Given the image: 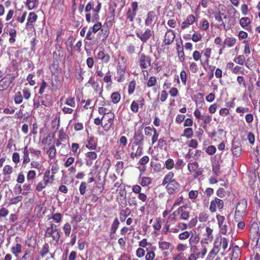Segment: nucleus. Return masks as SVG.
Instances as JSON below:
<instances>
[{"label":"nucleus","mask_w":260,"mask_h":260,"mask_svg":"<svg viewBox=\"0 0 260 260\" xmlns=\"http://www.w3.org/2000/svg\"><path fill=\"white\" fill-rule=\"evenodd\" d=\"M44 236L46 238H50L49 242L51 244L56 246L59 244L61 234L57 226L51 222L49 226L46 228Z\"/></svg>","instance_id":"1"},{"label":"nucleus","mask_w":260,"mask_h":260,"mask_svg":"<svg viewBox=\"0 0 260 260\" xmlns=\"http://www.w3.org/2000/svg\"><path fill=\"white\" fill-rule=\"evenodd\" d=\"M162 184L166 185L167 190L170 194L177 193L180 189V185L176 180H163Z\"/></svg>","instance_id":"2"},{"label":"nucleus","mask_w":260,"mask_h":260,"mask_svg":"<svg viewBox=\"0 0 260 260\" xmlns=\"http://www.w3.org/2000/svg\"><path fill=\"white\" fill-rule=\"evenodd\" d=\"M260 235L259 227L257 222H253L249 230V238L252 240V244H255V246H257L258 243L259 237Z\"/></svg>","instance_id":"3"},{"label":"nucleus","mask_w":260,"mask_h":260,"mask_svg":"<svg viewBox=\"0 0 260 260\" xmlns=\"http://www.w3.org/2000/svg\"><path fill=\"white\" fill-rule=\"evenodd\" d=\"M14 74H7L0 80V91L6 90L15 80Z\"/></svg>","instance_id":"4"},{"label":"nucleus","mask_w":260,"mask_h":260,"mask_svg":"<svg viewBox=\"0 0 260 260\" xmlns=\"http://www.w3.org/2000/svg\"><path fill=\"white\" fill-rule=\"evenodd\" d=\"M118 193L116 200L119 205L121 207H125L126 205V191L125 190V185H122L118 190H116Z\"/></svg>","instance_id":"5"},{"label":"nucleus","mask_w":260,"mask_h":260,"mask_svg":"<svg viewBox=\"0 0 260 260\" xmlns=\"http://www.w3.org/2000/svg\"><path fill=\"white\" fill-rule=\"evenodd\" d=\"M138 63L141 69H147L151 66V58L149 56L140 52L138 54Z\"/></svg>","instance_id":"6"},{"label":"nucleus","mask_w":260,"mask_h":260,"mask_svg":"<svg viewBox=\"0 0 260 260\" xmlns=\"http://www.w3.org/2000/svg\"><path fill=\"white\" fill-rule=\"evenodd\" d=\"M247 208L246 201L242 200H241L237 205L236 211L234 215V219L238 221L240 217L243 216V214L245 212Z\"/></svg>","instance_id":"7"},{"label":"nucleus","mask_w":260,"mask_h":260,"mask_svg":"<svg viewBox=\"0 0 260 260\" xmlns=\"http://www.w3.org/2000/svg\"><path fill=\"white\" fill-rule=\"evenodd\" d=\"M224 207L223 201L217 198H215L214 200H212L210 202L209 206V210L211 213H214L218 209L219 211H221Z\"/></svg>","instance_id":"8"},{"label":"nucleus","mask_w":260,"mask_h":260,"mask_svg":"<svg viewBox=\"0 0 260 260\" xmlns=\"http://www.w3.org/2000/svg\"><path fill=\"white\" fill-rule=\"evenodd\" d=\"M216 218L220 229V233L223 235H226L228 232V226L225 222V218L224 216L220 214H217Z\"/></svg>","instance_id":"9"},{"label":"nucleus","mask_w":260,"mask_h":260,"mask_svg":"<svg viewBox=\"0 0 260 260\" xmlns=\"http://www.w3.org/2000/svg\"><path fill=\"white\" fill-rule=\"evenodd\" d=\"M187 206L183 205L180 206L178 209L175 211L177 215L179 216V219L181 220H188L190 216V212L186 209Z\"/></svg>","instance_id":"10"},{"label":"nucleus","mask_w":260,"mask_h":260,"mask_svg":"<svg viewBox=\"0 0 260 260\" xmlns=\"http://www.w3.org/2000/svg\"><path fill=\"white\" fill-rule=\"evenodd\" d=\"M18 237L16 238V243H14L11 248V252L17 258L19 257V254L22 252L23 246L18 241Z\"/></svg>","instance_id":"11"},{"label":"nucleus","mask_w":260,"mask_h":260,"mask_svg":"<svg viewBox=\"0 0 260 260\" xmlns=\"http://www.w3.org/2000/svg\"><path fill=\"white\" fill-rule=\"evenodd\" d=\"M143 127L141 126L139 129L135 132L134 134V144L137 146H143L144 141V135L142 134Z\"/></svg>","instance_id":"12"},{"label":"nucleus","mask_w":260,"mask_h":260,"mask_svg":"<svg viewBox=\"0 0 260 260\" xmlns=\"http://www.w3.org/2000/svg\"><path fill=\"white\" fill-rule=\"evenodd\" d=\"M132 8H129L126 14V18L131 22L134 21L135 17L136 16L137 11L138 10V3L137 2H133L131 5Z\"/></svg>","instance_id":"13"},{"label":"nucleus","mask_w":260,"mask_h":260,"mask_svg":"<svg viewBox=\"0 0 260 260\" xmlns=\"http://www.w3.org/2000/svg\"><path fill=\"white\" fill-rule=\"evenodd\" d=\"M153 31L149 28H146L143 33L136 32V36L143 43H146L152 36Z\"/></svg>","instance_id":"14"},{"label":"nucleus","mask_w":260,"mask_h":260,"mask_svg":"<svg viewBox=\"0 0 260 260\" xmlns=\"http://www.w3.org/2000/svg\"><path fill=\"white\" fill-rule=\"evenodd\" d=\"M195 20L196 18L193 15L190 14L188 15L186 19L181 24V28L184 29L188 28L190 25L194 23Z\"/></svg>","instance_id":"15"},{"label":"nucleus","mask_w":260,"mask_h":260,"mask_svg":"<svg viewBox=\"0 0 260 260\" xmlns=\"http://www.w3.org/2000/svg\"><path fill=\"white\" fill-rule=\"evenodd\" d=\"M175 37V34L172 29H169L166 33L164 42L167 45H169L173 42Z\"/></svg>","instance_id":"16"},{"label":"nucleus","mask_w":260,"mask_h":260,"mask_svg":"<svg viewBox=\"0 0 260 260\" xmlns=\"http://www.w3.org/2000/svg\"><path fill=\"white\" fill-rule=\"evenodd\" d=\"M85 156L86 165L90 166L93 163V160L97 158V154L94 151H89L85 154Z\"/></svg>","instance_id":"17"},{"label":"nucleus","mask_w":260,"mask_h":260,"mask_svg":"<svg viewBox=\"0 0 260 260\" xmlns=\"http://www.w3.org/2000/svg\"><path fill=\"white\" fill-rule=\"evenodd\" d=\"M125 66L124 65H120V61L118 63V75L119 76L117 77V81L119 82H121L123 81L124 74L125 72Z\"/></svg>","instance_id":"18"},{"label":"nucleus","mask_w":260,"mask_h":260,"mask_svg":"<svg viewBox=\"0 0 260 260\" xmlns=\"http://www.w3.org/2000/svg\"><path fill=\"white\" fill-rule=\"evenodd\" d=\"M124 153L123 148L120 147H118L112 153L114 158L117 159H124Z\"/></svg>","instance_id":"19"},{"label":"nucleus","mask_w":260,"mask_h":260,"mask_svg":"<svg viewBox=\"0 0 260 260\" xmlns=\"http://www.w3.org/2000/svg\"><path fill=\"white\" fill-rule=\"evenodd\" d=\"M156 19V16L155 12L150 11L147 15V18L145 21V24L147 26H152V23Z\"/></svg>","instance_id":"20"},{"label":"nucleus","mask_w":260,"mask_h":260,"mask_svg":"<svg viewBox=\"0 0 260 260\" xmlns=\"http://www.w3.org/2000/svg\"><path fill=\"white\" fill-rule=\"evenodd\" d=\"M38 18L37 15L34 12H30L29 14L27 22L26 24V27H29L30 26L33 25V23H35Z\"/></svg>","instance_id":"21"},{"label":"nucleus","mask_w":260,"mask_h":260,"mask_svg":"<svg viewBox=\"0 0 260 260\" xmlns=\"http://www.w3.org/2000/svg\"><path fill=\"white\" fill-rule=\"evenodd\" d=\"M29 150L28 148V146H26L23 148V161H22V166H25L26 164H27L30 161V158L29 157Z\"/></svg>","instance_id":"22"},{"label":"nucleus","mask_w":260,"mask_h":260,"mask_svg":"<svg viewBox=\"0 0 260 260\" xmlns=\"http://www.w3.org/2000/svg\"><path fill=\"white\" fill-rule=\"evenodd\" d=\"M178 220L177 215L175 211H174L172 214H170L168 216L166 223L170 225L175 224L176 222Z\"/></svg>","instance_id":"23"},{"label":"nucleus","mask_w":260,"mask_h":260,"mask_svg":"<svg viewBox=\"0 0 260 260\" xmlns=\"http://www.w3.org/2000/svg\"><path fill=\"white\" fill-rule=\"evenodd\" d=\"M210 215L208 211H203L199 213L198 220L201 222H205L208 221Z\"/></svg>","instance_id":"24"},{"label":"nucleus","mask_w":260,"mask_h":260,"mask_svg":"<svg viewBox=\"0 0 260 260\" xmlns=\"http://www.w3.org/2000/svg\"><path fill=\"white\" fill-rule=\"evenodd\" d=\"M236 39L234 37H229L226 38L223 42V48H224L225 46H227L229 47L234 46L236 43Z\"/></svg>","instance_id":"25"},{"label":"nucleus","mask_w":260,"mask_h":260,"mask_svg":"<svg viewBox=\"0 0 260 260\" xmlns=\"http://www.w3.org/2000/svg\"><path fill=\"white\" fill-rule=\"evenodd\" d=\"M242 149L241 146L238 144H233L232 151L234 156L239 157L241 153Z\"/></svg>","instance_id":"26"},{"label":"nucleus","mask_w":260,"mask_h":260,"mask_svg":"<svg viewBox=\"0 0 260 260\" xmlns=\"http://www.w3.org/2000/svg\"><path fill=\"white\" fill-rule=\"evenodd\" d=\"M98 58L103 60L104 62L107 63L110 60V56L108 54H106L104 51H101L99 52L97 54Z\"/></svg>","instance_id":"27"},{"label":"nucleus","mask_w":260,"mask_h":260,"mask_svg":"<svg viewBox=\"0 0 260 260\" xmlns=\"http://www.w3.org/2000/svg\"><path fill=\"white\" fill-rule=\"evenodd\" d=\"M41 105H44L45 106H47V103L43 100V96H39L38 101H36L34 99L33 105L34 109H38Z\"/></svg>","instance_id":"28"},{"label":"nucleus","mask_w":260,"mask_h":260,"mask_svg":"<svg viewBox=\"0 0 260 260\" xmlns=\"http://www.w3.org/2000/svg\"><path fill=\"white\" fill-rule=\"evenodd\" d=\"M213 230L209 226L206 227V234L205 235L206 238H205V240L209 241L211 242L213 239V236L212 235Z\"/></svg>","instance_id":"29"},{"label":"nucleus","mask_w":260,"mask_h":260,"mask_svg":"<svg viewBox=\"0 0 260 260\" xmlns=\"http://www.w3.org/2000/svg\"><path fill=\"white\" fill-rule=\"evenodd\" d=\"M86 146L90 149H95L96 148V144L93 137H89L88 138Z\"/></svg>","instance_id":"30"},{"label":"nucleus","mask_w":260,"mask_h":260,"mask_svg":"<svg viewBox=\"0 0 260 260\" xmlns=\"http://www.w3.org/2000/svg\"><path fill=\"white\" fill-rule=\"evenodd\" d=\"M219 241V245L221 246V249L224 252L228 247V240L225 237H221L218 238Z\"/></svg>","instance_id":"31"},{"label":"nucleus","mask_w":260,"mask_h":260,"mask_svg":"<svg viewBox=\"0 0 260 260\" xmlns=\"http://www.w3.org/2000/svg\"><path fill=\"white\" fill-rule=\"evenodd\" d=\"M171 244L166 241L158 242V247L162 251L168 250Z\"/></svg>","instance_id":"32"},{"label":"nucleus","mask_w":260,"mask_h":260,"mask_svg":"<svg viewBox=\"0 0 260 260\" xmlns=\"http://www.w3.org/2000/svg\"><path fill=\"white\" fill-rule=\"evenodd\" d=\"M62 230L66 237H69L71 232V225L70 223H66L62 226Z\"/></svg>","instance_id":"33"},{"label":"nucleus","mask_w":260,"mask_h":260,"mask_svg":"<svg viewBox=\"0 0 260 260\" xmlns=\"http://www.w3.org/2000/svg\"><path fill=\"white\" fill-rule=\"evenodd\" d=\"M36 238L33 236H27L25 242L28 247H33L36 244Z\"/></svg>","instance_id":"34"},{"label":"nucleus","mask_w":260,"mask_h":260,"mask_svg":"<svg viewBox=\"0 0 260 260\" xmlns=\"http://www.w3.org/2000/svg\"><path fill=\"white\" fill-rule=\"evenodd\" d=\"M217 246L216 247H213L212 249L210 251L209 253L208 256H207V259L209 260H212L213 259L215 256L217 255V254L219 252L218 248L217 247Z\"/></svg>","instance_id":"35"},{"label":"nucleus","mask_w":260,"mask_h":260,"mask_svg":"<svg viewBox=\"0 0 260 260\" xmlns=\"http://www.w3.org/2000/svg\"><path fill=\"white\" fill-rule=\"evenodd\" d=\"M19 260H33V257L31 255V251L29 250H26L23 256Z\"/></svg>","instance_id":"36"},{"label":"nucleus","mask_w":260,"mask_h":260,"mask_svg":"<svg viewBox=\"0 0 260 260\" xmlns=\"http://www.w3.org/2000/svg\"><path fill=\"white\" fill-rule=\"evenodd\" d=\"M23 96L21 92H16L14 96V102L16 104H21L23 101Z\"/></svg>","instance_id":"37"},{"label":"nucleus","mask_w":260,"mask_h":260,"mask_svg":"<svg viewBox=\"0 0 260 260\" xmlns=\"http://www.w3.org/2000/svg\"><path fill=\"white\" fill-rule=\"evenodd\" d=\"M49 251V246L48 243H45L40 251V255L42 257H44Z\"/></svg>","instance_id":"38"},{"label":"nucleus","mask_w":260,"mask_h":260,"mask_svg":"<svg viewBox=\"0 0 260 260\" xmlns=\"http://www.w3.org/2000/svg\"><path fill=\"white\" fill-rule=\"evenodd\" d=\"M104 189V186L103 183L98 184L95 187L93 188L92 192L96 194H100L103 192Z\"/></svg>","instance_id":"39"},{"label":"nucleus","mask_w":260,"mask_h":260,"mask_svg":"<svg viewBox=\"0 0 260 260\" xmlns=\"http://www.w3.org/2000/svg\"><path fill=\"white\" fill-rule=\"evenodd\" d=\"M111 98L113 103L117 104L119 102L121 96L118 92H115L111 94Z\"/></svg>","instance_id":"40"},{"label":"nucleus","mask_w":260,"mask_h":260,"mask_svg":"<svg viewBox=\"0 0 260 260\" xmlns=\"http://www.w3.org/2000/svg\"><path fill=\"white\" fill-rule=\"evenodd\" d=\"M162 221L160 217H157L153 224V228L155 230H159L161 228Z\"/></svg>","instance_id":"41"},{"label":"nucleus","mask_w":260,"mask_h":260,"mask_svg":"<svg viewBox=\"0 0 260 260\" xmlns=\"http://www.w3.org/2000/svg\"><path fill=\"white\" fill-rule=\"evenodd\" d=\"M119 224H120V222H119L118 218H116L114 220V221L111 225V228H110V231H112V233L113 232H116V231L119 226Z\"/></svg>","instance_id":"42"},{"label":"nucleus","mask_w":260,"mask_h":260,"mask_svg":"<svg viewBox=\"0 0 260 260\" xmlns=\"http://www.w3.org/2000/svg\"><path fill=\"white\" fill-rule=\"evenodd\" d=\"M209 23L206 19H203L201 22L199 28L203 30H206L209 28Z\"/></svg>","instance_id":"43"},{"label":"nucleus","mask_w":260,"mask_h":260,"mask_svg":"<svg viewBox=\"0 0 260 260\" xmlns=\"http://www.w3.org/2000/svg\"><path fill=\"white\" fill-rule=\"evenodd\" d=\"M23 200V197L22 196H18L15 198H11L10 200V205L12 204H17L18 203L22 201Z\"/></svg>","instance_id":"44"},{"label":"nucleus","mask_w":260,"mask_h":260,"mask_svg":"<svg viewBox=\"0 0 260 260\" xmlns=\"http://www.w3.org/2000/svg\"><path fill=\"white\" fill-rule=\"evenodd\" d=\"M199 196V191L197 190H191L188 192V198L191 200L196 199Z\"/></svg>","instance_id":"45"},{"label":"nucleus","mask_w":260,"mask_h":260,"mask_svg":"<svg viewBox=\"0 0 260 260\" xmlns=\"http://www.w3.org/2000/svg\"><path fill=\"white\" fill-rule=\"evenodd\" d=\"M250 23V20L248 17H243L240 20V24L243 27L248 26Z\"/></svg>","instance_id":"46"},{"label":"nucleus","mask_w":260,"mask_h":260,"mask_svg":"<svg viewBox=\"0 0 260 260\" xmlns=\"http://www.w3.org/2000/svg\"><path fill=\"white\" fill-rule=\"evenodd\" d=\"M31 95V93L30 90L26 87H24L22 90V96L23 98L26 100H28Z\"/></svg>","instance_id":"47"},{"label":"nucleus","mask_w":260,"mask_h":260,"mask_svg":"<svg viewBox=\"0 0 260 260\" xmlns=\"http://www.w3.org/2000/svg\"><path fill=\"white\" fill-rule=\"evenodd\" d=\"M37 0H27L26 2V5L29 10H32L36 7Z\"/></svg>","instance_id":"48"},{"label":"nucleus","mask_w":260,"mask_h":260,"mask_svg":"<svg viewBox=\"0 0 260 260\" xmlns=\"http://www.w3.org/2000/svg\"><path fill=\"white\" fill-rule=\"evenodd\" d=\"M49 180H45L43 182H39L37 185L36 189L38 191H41L45 187L47 184Z\"/></svg>","instance_id":"49"},{"label":"nucleus","mask_w":260,"mask_h":260,"mask_svg":"<svg viewBox=\"0 0 260 260\" xmlns=\"http://www.w3.org/2000/svg\"><path fill=\"white\" fill-rule=\"evenodd\" d=\"M47 152L49 154V157L50 159H53L56 155V149L54 146H52L49 148Z\"/></svg>","instance_id":"50"},{"label":"nucleus","mask_w":260,"mask_h":260,"mask_svg":"<svg viewBox=\"0 0 260 260\" xmlns=\"http://www.w3.org/2000/svg\"><path fill=\"white\" fill-rule=\"evenodd\" d=\"M62 215L59 213H56L52 214V219L56 223H59L62 220Z\"/></svg>","instance_id":"51"},{"label":"nucleus","mask_w":260,"mask_h":260,"mask_svg":"<svg viewBox=\"0 0 260 260\" xmlns=\"http://www.w3.org/2000/svg\"><path fill=\"white\" fill-rule=\"evenodd\" d=\"M9 213V211L6 208L2 207L0 209V222L2 221V218L6 217Z\"/></svg>","instance_id":"52"},{"label":"nucleus","mask_w":260,"mask_h":260,"mask_svg":"<svg viewBox=\"0 0 260 260\" xmlns=\"http://www.w3.org/2000/svg\"><path fill=\"white\" fill-rule=\"evenodd\" d=\"M190 236V233L188 231H185L178 235V238L181 240H185L188 239Z\"/></svg>","instance_id":"53"},{"label":"nucleus","mask_w":260,"mask_h":260,"mask_svg":"<svg viewBox=\"0 0 260 260\" xmlns=\"http://www.w3.org/2000/svg\"><path fill=\"white\" fill-rule=\"evenodd\" d=\"M199 237L197 235H192L189 239V242L190 245H192V244H197L199 241Z\"/></svg>","instance_id":"54"},{"label":"nucleus","mask_w":260,"mask_h":260,"mask_svg":"<svg viewBox=\"0 0 260 260\" xmlns=\"http://www.w3.org/2000/svg\"><path fill=\"white\" fill-rule=\"evenodd\" d=\"M237 81L240 86L245 88L246 87V81L244 77L241 76H238L237 78Z\"/></svg>","instance_id":"55"},{"label":"nucleus","mask_w":260,"mask_h":260,"mask_svg":"<svg viewBox=\"0 0 260 260\" xmlns=\"http://www.w3.org/2000/svg\"><path fill=\"white\" fill-rule=\"evenodd\" d=\"M193 135V130L191 128H186L184 130L183 136L187 138H191Z\"/></svg>","instance_id":"56"},{"label":"nucleus","mask_w":260,"mask_h":260,"mask_svg":"<svg viewBox=\"0 0 260 260\" xmlns=\"http://www.w3.org/2000/svg\"><path fill=\"white\" fill-rule=\"evenodd\" d=\"M201 120L206 125L210 123L212 120V117L208 114H204L202 115Z\"/></svg>","instance_id":"57"},{"label":"nucleus","mask_w":260,"mask_h":260,"mask_svg":"<svg viewBox=\"0 0 260 260\" xmlns=\"http://www.w3.org/2000/svg\"><path fill=\"white\" fill-rule=\"evenodd\" d=\"M184 198L182 195L178 197L175 202L174 203L172 209H173L175 207L179 206L183 203Z\"/></svg>","instance_id":"58"},{"label":"nucleus","mask_w":260,"mask_h":260,"mask_svg":"<svg viewBox=\"0 0 260 260\" xmlns=\"http://www.w3.org/2000/svg\"><path fill=\"white\" fill-rule=\"evenodd\" d=\"M245 57L244 55H239L237 56L235 59L234 61L238 64L240 65H243L245 62Z\"/></svg>","instance_id":"59"},{"label":"nucleus","mask_w":260,"mask_h":260,"mask_svg":"<svg viewBox=\"0 0 260 260\" xmlns=\"http://www.w3.org/2000/svg\"><path fill=\"white\" fill-rule=\"evenodd\" d=\"M156 83V78L155 77L152 76L149 78L147 83V86L148 87H151L155 85Z\"/></svg>","instance_id":"60"},{"label":"nucleus","mask_w":260,"mask_h":260,"mask_svg":"<svg viewBox=\"0 0 260 260\" xmlns=\"http://www.w3.org/2000/svg\"><path fill=\"white\" fill-rule=\"evenodd\" d=\"M88 83L91 84V87L96 92L100 91V85L97 82H91V79L88 81Z\"/></svg>","instance_id":"61"},{"label":"nucleus","mask_w":260,"mask_h":260,"mask_svg":"<svg viewBox=\"0 0 260 260\" xmlns=\"http://www.w3.org/2000/svg\"><path fill=\"white\" fill-rule=\"evenodd\" d=\"M102 23L100 22L95 23L92 27H91L90 28H91V30L93 32V33H96L99 30H103V29H102Z\"/></svg>","instance_id":"62"},{"label":"nucleus","mask_w":260,"mask_h":260,"mask_svg":"<svg viewBox=\"0 0 260 260\" xmlns=\"http://www.w3.org/2000/svg\"><path fill=\"white\" fill-rule=\"evenodd\" d=\"M131 110L134 113H137L139 110V103L134 101L131 106Z\"/></svg>","instance_id":"63"},{"label":"nucleus","mask_w":260,"mask_h":260,"mask_svg":"<svg viewBox=\"0 0 260 260\" xmlns=\"http://www.w3.org/2000/svg\"><path fill=\"white\" fill-rule=\"evenodd\" d=\"M173 260H187V258L184 253L180 252L173 258Z\"/></svg>","instance_id":"64"}]
</instances>
